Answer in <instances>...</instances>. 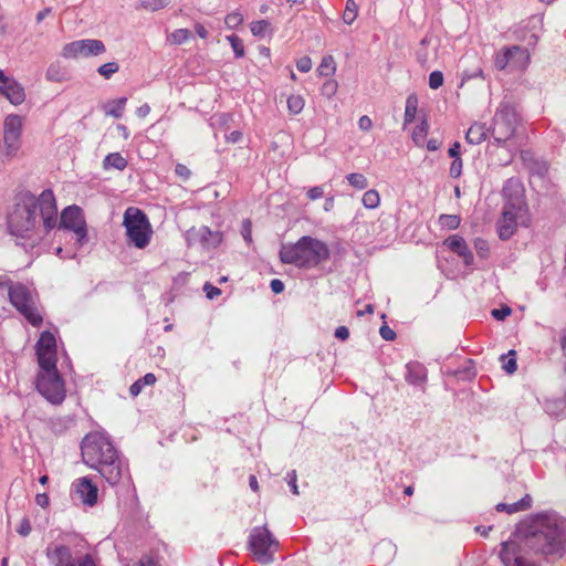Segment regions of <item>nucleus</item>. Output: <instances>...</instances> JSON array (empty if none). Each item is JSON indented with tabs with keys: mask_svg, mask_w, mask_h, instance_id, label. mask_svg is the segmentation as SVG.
<instances>
[{
	"mask_svg": "<svg viewBox=\"0 0 566 566\" xmlns=\"http://www.w3.org/2000/svg\"><path fill=\"white\" fill-rule=\"evenodd\" d=\"M358 15V6L354 0H347L343 13V20L346 24L350 25Z\"/></svg>",
	"mask_w": 566,
	"mask_h": 566,
	"instance_id": "nucleus-33",
	"label": "nucleus"
},
{
	"mask_svg": "<svg viewBox=\"0 0 566 566\" xmlns=\"http://www.w3.org/2000/svg\"><path fill=\"white\" fill-rule=\"evenodd\" d=\"M46 80L61 83L66 80L65 71L57 64H51L46 70Z\"/></svg>",
	"mask_w": 566,
	"mask_h": 566,
	"instance_id": "nucleus-35",
	"label": "nucleus"
},
{
	"mask_svg": "<svg viewBox=\"0 0 566 566\" xmlns=\"http://www.w3.org/2000/svg\"><path fill=\"white\" fill-rule=\"evenodd\" d=\"M444 245L459 256H462L467 264L471 263L473 256L462 237L457 234L450 235L446 239Z\"/></svg>",
	"mask_w": 566,
	"mask_h": 566,
	"instance_id": "nucleus-19",
	"label": "nucleus"
},
{
	"mask_svg": "<svg viewBox=\"0 0 566 566\" xmlns=\"http://www.w3.org/2000/svg\"><path fill=\"white\" fill-rule=\"evenodd\" d=\"M106 51L105 44L101 40L84 39L66 43L62 49V56L69 60L81 57H91L103 54Z\"/></svg>",
	"mask_w": 566,
	"mask_h": 566,
	"instance_id": "nucleus-11",
	"label": "nucleus"
},
{
	"mask_svg": "<svg viewBox=\"0 0 566 566\" xmlns=\"http://www.w3.org/2000/svg\"><path fill=\"white\" fill-rule=\"evenodd\" d=\"M81 453L83 462L97 470L112 486L117 485L123 476V463L117 450L105 436L88 433L82 441Z\"/></svg>",
	"mask_w": 566,
	"mask_h": 566,
	"instance_id": "nucleus-2",
	"label": "nucleus"
},
{
	"mask_svg": "<svg viewBox=\"0 0 566 566\" xmlns=\"http://www.w3.org/2000/svg\"><path fill=\"white\" fill-rule=\"evenodd\" d=\"M250 30L254 36L263 38L271 32V23L268 20L253 21L250 24Z\"/></svg>",
	"mask_w": 566,
	"mask_h": 566,
	"instance_id": "nucleus-32",
	"label": "nucleus"
},
{
	"mask_svg": "<svg viewBox=\"0 0 566 566\" xmlns=\"http://www.w3.org/2000/svg\"><path fill=\"white\" fill-rule=\"evenodd\" d=\"M123 224L130 244L137 249H145L149 244L153 229L144 211L136 207L127 208L124 213Z\"/></svg>",
	"mask_w": 566,
	"mask_h": 566,
	"instance_id": "nucleus-7",
	"label": "nucleus"
},
{
	"mask_svg": "<svg viewBox=\"0 0 566 566\" xmlns=\"http://www.w3.org/2000/svg\"><path fill=\"white\" fill-rule=\"evenodd\" d=\"M48 557L54 566H95L92 556L88 554L74 559L71 549L65 545L49 548Z\"/></svg>",
	"mask_w": 566,
	"mask_h": 566,
	"instance_id": "nucleus-14",
	"label": "nucleus"
},
{
	"mask_svg": "<svg viewBox=\"0 0 566 566\" xmlns=\"http://www.w3.org/2000/svg\"><path fill=\"white\" fill-rule=\"evenodd\" d=\"M35 355L40 369H54L57 363V348L55 336L44 331L35 344Z\"/></svg>",
	"mask_w": 566,
	"mask_h": 566,
	"instance_id": "nucleus-12",
	"label": "nucleus"
},
{
	"mask_svg": "<svg viewBox=\"0 0 566 566\" xmlns=\"http://www.w3.org/2000/svg\"><path fill=\"white\" fill-rule=\"evenodd\" d=\"M531 497L530 495L524 496L517 502L512 504L499 503L495 507L499 512H506L509 514L517 513L520 511H525L531 507Z\"/></svg>",
	"mask_w": 566,
	"mask_h": 566,
	"instance_id": "nucleus-22",
	"label": "nucleus"
},
{
	"mask_svg": "<svg viewBox=\"0 0 566 566\" xmlns=\"http://www.w3.org/2000/svg\"><path fill=\"white\" fill-rule=\"evenodd\" d=\"M35 503L42 509H46L50 505V497L46 493H38L35 495Z\"/></svg>",
	"mask_w": 566,
	"mask_h": 566,
	"instance_id": "nucleus-58",
	"label": "nucleus"
},
{
	"mask_svg": "<svg viewBox=\"0 0 566 566\" xmlns=\"http://www.w3.org/2000/svg\"><path fill=\"white\" fill-rule=\"evenodd\" d=\"M306 196L310 200L314 201L324 196V188L322 186H315L307 190Z\"/></svg>",
	"mask_w": 566,
	"mask_h": 566,
	"instance_id": "nucleus-50",
	"label": "nucleus"
},
{
	"mask_svg": "<svg viewBox=\"0 0 566 566\" xmlns=\"http://www.w3.org/2000/svg\"><path fill=\"white\" fill-rule=\"evenodd\" d=\"M127 566H157V564L151 557L143 556L139 560L129 563Z\"/></svg>",
	"mask_w": 566,
	"mask_h": 566,
	"instance_id": "nucleus-56",
	"label": "nucleus"
},
{
	"mask_svg": "<svg viewBox=\"0 0 566 566\" xmlns=\"http://www.w3.org/2000/svg\"><path fill=\"white\" fill-rule=\"evenodd\" d=\"M429 133V124L426 118L421 120L419 125H417L412 132V140L418 147H423L427 135Z\"/></svg>",
	"mask_w": 566,
	"mask_h": 566,
	"instance_id": "nucleus-26",
	"label": "nucleus"
},
{
	"mask_svg": "<svg viewBox=\"0 0 566 566\" xmlns=\"http://www.w3.org/2000/svg\"><path fill=\"white\" fill-rule=\"evenodd\" d=\"M512 313V310L509 306H504L502 308H495L492 311V316L499 321L504 319Z\"/></svg>",
	"mask_w": 566,
	"mask_h": 566,
	"instance_id": "nucleus-53",
	"label": "nucleus"
},
{
	"mask_svg": "<svg viewBox=\"0 0 566 566\" xmlns=\"http://www.w3.org/2000/svg\"><path fill=\"white\" fill-rule=\"evenodd\" d=\"M406 380L412 385L422 382L424 380L423 368L419 365H407Z\"/></svg>",
	"mask_w": 566,
	"mask_h": 566,
	"instance_id": "nucleus-30",
	"label": "nucleus"
},
{
	"mask_svg": "<svg viewBox=\"0 0 566 566\" xmlns=\"http://www.w3.org/2000/svg\"><path fill=\"white\" fill-rule=\"evenodd\" d=\"M358 126H359V128H360L361 130H364V132H368V130H370V129H371V127H373V120L370 119V117H369V116L364 115V116H361V117L359 118V120H358Z\"/></svg>",
	"mask_w": 566,
	"mask_h": 566,
	"instance_id": "nucleus-57",
	"label": "nucleus"
},
{
	"mask_svg": "<svg viewBox=\"0 0 566 566\" xmlns=\"http://www.w3.org/2000/svg\"><path fill=\"white\" fill-rule=\"evenodd\" d=\"M443 84V74L440 71H433L429 75V86L432 90H438Z\"/></svg>",
	"mask_w": 566,
	"mask_h": 566,
	"instance_id": "nucleus-46",
	"label": "nucleus"
},
{
	"mask_svg": "<svg viewBox=\"0 0 566 566\" xmlns=\"http://www.w3.org/2000/svg\"><path fill=\"white\" fill-rule=\"evenodd\" d=\"M270 286L272 292L275 294H280L284 291V283L279 279L272 280Z\"/></svg>",
	"mask_w": 566,
	"mask_h": 566,
	"instance_id": "nucleus-59",
	"label": "nucleus"
},
{
	"mask_svg": "<svg viewBox=\"0 0 566 566\" xmlns=\"http://www.w3.org/2000/svg\"><path fill=\"white\" fill-rule=\"evenodd\" d=\"M439 222L442 227H446L450 230H455L460 226V217L455 214H441L439 217Z\"/></svg>",
	"mask_w": 566,
	"mask_h": 566,
	"instance_id": "nucleus-40",
	"label": "nucleus"
},
{
	"mask_svg": "<svg viewBox=\"0 0 566 566\" xmlns=\"http://www.w3.org/2000/svg\"><path fill=\"white\" fill-rule=\"evenodd\" d=\"M363 206L366 209H376L380 205L379 192L375 189L367 190L361 198Z\"/></svg>",
	"mask_w": 566,
	"mask_h": 566,
	"instance_id": "nucleus-31",
	"label": "nucleus"
},
{
	"mask_svg": "<svg viewBox=\"0 0 566 566\" xmlns=\"http://www.w3.org/2000/svg\"><path fill=\"white\" fill-rule=\"evenodd\" d=\"M17 532L21 535V536H28L30 533H31V524H30V521L28 518H22L20 524H19V527L17 530Z\"/></svg>",
	"mask_w": 566,
	"mask_h": 566,
	"instance_id": "nucleus-55",
	"label": "nucleus"
},
{
	"mask_svg": "<svg viewBox=\"0 0 566 566\" xmlns=\"http://www.w3.org/2000/svg\"><path fill=\"white\" fill-rule=\"evenodd\" d=\"M249 548L258 563L268 565L274 560L279 541L265 526L254 527L249 536Z\"/></svg>",
	"mask_w": 566,
	"mask_h": 566,
	"instance_id": "nucleus-8",
	"label": "nucleus"
},
{
	"mask_svg": "<svg viewBox=\"0 0 566 566\" xmlns=\"http://www.w3.org/2000/svg\"><path fill=\"white\" fill-rule=\"evenodd\" d=\"M203 291L206 292V296L209 300H213V298H216L217 296H219L221 294V290L219 287H217V286H213L210 283H206L203 285Z\"/></svg>",
	"mask_w": 566,
	"mask_h": 566,
	"instance_id": "nucleus-52",
	"label": "nucleus"
},
{
	"mask_svg": "<svg viewBox=\"0 0 566 566\" xmlns=\"http://www.w3.org/2000/svg\"><path fill=\"white\" fill-rule=\"evenodd\" d=\"M520 55L518 54H512L510 56V66L514 67V69H518V70H524L527 67V65L530 64V53L528 51L526 50V59L525 61H521L520 59Z\"/></svg>",
	"mask_w": 566,
	"mask_h": 566,
	"instance_id": "nucleus-45",
	"label": "nucleus"
},
{
	"mask_svg": "<svg viewBox=\"0 0 566 566\" xmlns=\"http://www.w3.org/2000/svg\"><path fill=\"white\" fill-rule=\"evenodd\" d=\"M23 117L18 114H10L3 122V134L22 135Z\"/></svg>",
	"mask_w": 566,
	"mask_h": 566,
	"instance_id": "nucleus-21",
	"label": "nucleus"
},
{
	"mask_svg": "<svg viewBox=\"0 0 566 566\" xmlns=\"http://www.w3.org/2000/svg\"><path fill=\"white\" fill-rule=\"evenodd\" d=\"M500 558L504 566H537L534 562L525 559L520 554V547L515 542H503Z\"/></svg>",
	"mask_w": 566,
	"mask_h": 566,
	"instance_id": "nucleus-16",
	"label": "nucleus"
},
{
	"mask_svg": "<svg viewBox=\"0 0 566 566\" xmlns=\"http://www.w3.org/2000/svg\"><path fill=\"white\" fill-rule=\"evenodd\" d=\"M563 527L557 518L538 516L526 535V545L536 553L545 555L555 553L560 544Z\"/></svg>",
	"mask_w": 566,
	"mask_h": 566,
	"instance_id": "nucleus-5",
	"label": "nucleus"
},
{
	"mask_svg": "<svg viewBox=\"0 0 566 566\" xmlns=\"http://www.w3.org/2000/svg\"><path fill=\"white\" fill-rule=\"evenodd\" d=\"M201 241L207 248H217L223 241L221 231H212L208 227L201 228Z\"/></svg>",
	"mask_w": 566,
	"mask_h": 566,
	"instance_id": "nucleus-23",
	"label": "nucleus"
},
{
	"mask_svg": "<svg viewBox=\"0 0 566 566\" xmlns=\"http://www.w3.org/2000/svg\"><path fill=\"white\" fill-rule=\"evenodd\" d=\"M462 171V159L461 157H457L453 159L450 166V176L452 178H458L461 175Z\"/></svg>",
	"mask_w": 566,
	"mask_h": 566,
	"instance_id": "nucleus-48",
	"label": "nucleus"
},
{
	"mask_svg": "<svg viewBox=\"0 0 566 566\" xmlns=\"http://www.w3.org/2000/svg\"><path fill=\"white\" fill-rule=\"evenodd\" d=\"M60 226L73 231L77 242L82 245L87 238V227L83 210L78 206H69L61 212Z\"/></svg>",
	"mask_w": 566,
	"mask_h": 566,
	"instance_id": "nucleus-13",
	"label": "nucleus"
},
{
	"mask_svg": "<svg viewBox=\"0 0 566 566\" xmlns=\"http://www.w3.org/2000/svg\"><path fill=\"white\" fill-rule=\"evenodd\" d=\"M501 359L503 361V369L507 374H513L517 369V363H516V352L514 349H511L506 355H502Z\"/></svg>",
	"mask_w": 566,
	"mask_h": 566,
	"instance_id": "nucleus-36",
	"label": "nucleus"
},
{
	"mask_svg": "<svg viewBox=\"0 0 566 566\" xmlns=\"http://www.w3.org/2000/svg\"><path fill=\"white\" fill-rule=\"evenodd\" d=\"M0 95L12 105H20L25 101L23 86L15 78L7 76L2 70H0Z\"/></svg>",
	"mask_w": 566,
	"mask_h": 566,
	"instance_id": "nucleus-15",
	"label": "nucleus"
},
{
	"mask_svg": "<svg viewBox=\"0 0 566 566\" xmlns=\"http://www.w3.org/2000/svg\"><path fill=\"white\" fill-rule=\"evenodd\" d=\"M296 67L302 73L310 72L312 69V60L308 56H303L297 60Z\"/></svg>",
	"mask_w": 566,
	"mask_h": 566,
	"instance_id": "nucleus-49",
	"label": "nucleus"
},
{
	"mask_svg": "<svg viewBox=\"0 0 566 566\" xmlns=\"http://www.w3.org/2000/svg\"><path fill=\"white\" fill-rule=\"evenodd\" d=\"M442 143L437 138H431L427 142L426 147L430 151H436L441 147Z\"/></svg>",
	"mask_w": 566,
	"mask_h": 566,
	"instance_id": "nucleus-62",
	"label": "nucleus"
},
{
	"mask_svg": "<svg viewBox=\"0 0 566 566\" xmlns=\"http://www.w3.org/2000/svg\"><path fill=\"white\" fill-rule=\"evenodd\" d=\"M175 172L182 180H188L191 176L190 169L184 164H177L175 168Z\"/></svg>",
	"mask_w": 566,
	"mask_h": 566,
	"instance_id": "nucleus-51",
	"label": "nucleus"
},
{
	"mask_svg": "<svg viewBox=\"0 0 566 566\" xmlns=\"http://www.w3.org/2000/svg\"><path fill=\"white\" fill-rule=\"evenodd\" d=\"M336 72V62L332 55H326L322 59L317 73L319 76H333Z\"/></svg>",
	"mask_w": 566,
	"mask_h": 566,
	"instance_id": "nucleus-28",
	"label": "nucleus"
},
{
	"mask_svg": "<svg viewBox=\"0 0 566 566\" xmlns=\"http://www.w3.org/2000/svg\"><path fill=\"white\" fill-rule=\"evenodd\" d=\"M227 40L229 41L231 48L233 49V52L237 57L244 56L245 51L243 42L237 34L228 35Z\"/></svg>",
	"mask_w": 566,
	"mask_h": 566,
	"instance_id": "nucleus-41",
	"label": "nucleus"
},
{
	"mask_svg": "<svg viewBox=\"0 0 566 566\" xmlns=\"http://www.w3.org/2000/svg\"><path fill=\"white\" fill-rule=\"evenodd\" d=\"M144 386L142 384V380H136L129 388V392L133 397H136L140 394V391L143 390Z\"/></svg>",
	"mask_w": 566,
	"mask_h": 566,
	"instance_id": "nucleus-63",
	"label": "nucleus"
},
{
	"mask_svg": "<svg viewBox=\"0 0 566 566\" xmlns=\"http://www.w3.org/2000/svg\"><path fill=\"white\" fill-rule=\"evenodd\" d=\"M504 205L497 220L500 239H510L518 227H530L532 217L525 200L524 188L516 180H509L503 188Z\"/></svg>",
	"mask_w": 566,
	"mask_h": 566,
	"instance_id": "nucleus-3",
	"label": "nucleus"
},
{
	"mask_svg": "<svg viewBox=\"0 0 566 566\" xmlns=\"http://www.w3.org/2000/svg\"><path fill=\"white\" fill-rule=\"evenodd\" d=\"M41 216L43 232L49 233L57 221V206L53 191L43 190L39 197L31 192L19 196L12 211L8 214V229L11 235L34 245L42 239L38 216Z\"/></svg>",
	"mask_w": 566,
	"mask_h": 566,
	"instance_id": "nucleus-1",
	"label": "nucleus"
},
{
	"mask_svg": "<svg viewBox=\"0 0 566 566\" xmlns=\"http://www.w3.org/2000/svg\"><path fill=\"white\" fill-rule=\"evenodd\" d=\"M243 22V15L240 11H233L224 18V23L229 29H235Z\"/></svg>",
	"mask_w": 566,
	"mask_h": 566,
	"instance_id": "nucleus-42",
	"label": "nucleus"
},
{
	"mask_svg": "<svg viewBox=\"0 0 566 566\" xmlns=\"http://www.w3.org/2000/svg\"><path fill=\"white\" fill-rule=\"evenodd\" d=\"M517 122L514 107L509 104L501 105L493 118L492 134L495 140L499 143L509 140L515 133Z\"/></svg>",
	"mask_w": 566,
	"mask_h": 566,
	"instance_id": "nucleus-10",
	"label": "nucleus"
},
{
	"mask_svg": "<svg viewBox=\"0 0 566 566\" xmlns=\"http://www.w3.org/2000/svg\"><path fill=\"white\" fill-rule=\"evenodd\" d=\"M379 334L385 340H394L396 338V333L386 324L380 327Z\"/></svg>",
	"mask_w": 566,
	"mask_h": 566,
	"instance_id": "nucleus-54",
	"label": "nucleus"
},
{
	"mask_svg": "<svg viewBox=\"0 0 566 566\" xmlns=\"http://www.w3.org/2000/svg\"><path fill=\"white\" fill-rule=\"evenodd\" d=\"M138 380H142V384L145 387V386L154 385L156 382L157 378L153 373H148L143 378H139Z\"/></svg>",
	"mask_w": 566,
	"mask_h": 566,
	"instance_id": "nucleus-64",
	"label": "nucleus"
},
{
	"mask_svg": "<svg viewBox=\"0 0 566 566\" xmlns=\"http://www.w3.org/2000/svg\"><path fill=\"white\" fill-rule=\"evenodd\" d=\"M512 54H518L521 61H525L526 59V49L520 46V45H513L510 48H503L501 49L494 59V65L499 70H504L506 66H510V56Z\"/></svg>",
	"mask_w": 566,
	"mask_h": 566,
	"instance_id": "nucleus-18",
	"label": "nucleus"
},
{
	"mask_svg": "<svg viewBox=\"0 0 566 566\" xmlns=\"http://www.w3.org/2000/svg\"><path fill=\"white\" fill-rule=\"evenodd\" d=\"M7 289L11 305L34 327H40L43 316L38 308L36 295L22 283L0 277V290Z\"/></svg>",
	"mask_w": 566,
	"mask_h": 566,
	"instance_id": "nucleus-6",
	"label": "nucleus"
},
{
	"mask_svg": "<svg viewBox=\"0 0 566 566\" xmlns=\"http://www.w3.org/2000/svg\"><path fill=\"white\" fill-rule=\"evenodd\" d=\"M335 337L340 340H346L349 337V331L346 326H338L335 329Z\"/></svg>",
	"mask_w": 566,
	"mask_h": 566,
	"instance_id": "nucleus-61",
	"label": "nucleus"
},
{
	"mask_svg": "<svg viewBox=\"0 0 566 566\" xmlns=\"http://www.w3.org/2000/svg\"><path fill=\"white\" fill-rule=\"evenodd\" d=\"M126 103V97H120L116 101H113L112 103H109L112 107L106 112V114L114 118H120L123 116Z\"/></svg>",
	"mask_w": 566,
	"mask_h": 566,
	"instance_id": "nucleus-37",
	"label": "nucleus"
},
{
	"mask_svg": "<svg viewBox=\"0 0 566 566\" xmlns=\"http://www.w3.org/2000/svg\"><path fill=\"white\" fill-rule=\"evenodd\" d=\"M241 234L244 241L250 245L252 243V222L250 219L242 221Z\"/></svg>",
	"mask_w": 566,
	"mask_h": 566,
	"instance_id": "nucleus-47",
	"label": "nucleus"
},
{
	"mask_svg": "<svg viewBox=\"0 0 566 566\" xmlns=\"http://www.w3.org/2000/svg\"><path fill=\"white\" fill-rule=\"evenodd\" d=\"M346 179L357 190H364L368 187V179L363 174L352 172L347 175Z\"/></svg>",
	"mask_w": 566,
	"mask_h": 566,
	"instance_id": "nucleus-34",
	"label": "nucleus"
},
{
	"mask_svg": "<svg viewBox=\"0 0 566 566\" xmlns=\"http://www.w3.org/2000/svg\"><path fill=\"white\" fill-rule=\"evenodd\" d=\"M488 132L485 124L475 122L469 127L465 140L471 145H480L486 139Z\"/></svg>",
	"mask_w": 566,
	"mask_h": 566,
	"instance_id": "nucleus-20",
	"label": "nucleus"
},
{
	"mask_svg": "<svg viewBox=\"0 0 566 566\" xmlns=\"http://www.w3.org/2000/svg\"><path fill=\"white\" fill-rule=\"evenodd\" d=\"M74 491L83 504L94 506L97 503V486L86 476L80 478L73 483Z\"/></svg>",
	"mask_w": 566,
	"mask_h": 566,
	"instance_id": "nucleus-17",
	"label": "nucleus"
},
{
	"mask_svg": "<svg viewBox=\"0 0 566 566\" xmlns=\"http://www.w3.org/2000/svg\"><path fill=\"white\" fill-rule=\"evenodd\" d=\"M418 111V97L416 94H410L406 99L403 125L412 123L416 118Z\"/></svg>",
	"mask_w": 566,
	"mask_h": 566,
	"instance_id": "nucleus-25",
	"label": "nucleus"
},
{
	"mask_svg": "<svg viewBox=\"0 0 566 566\" xmlns=\"http://www.w3.org/2000/svg\"><path fill=\"white\" fill-rule=\"evenodd\" d=\"M127 166L126 159L119 153L108 154L104 159V167H113L118 170H124Z\"/></svg>",
	"mask_w": 566,
	"mask_h": 566,
	"instance_id": "nucleus-29",
	"label": "nucleus"
},
{
	"mask_svg": "<svg viewBox=\"0 0 566 566\" xmlns=\"http://www.w3.org/2000/svg\"><path fill=\"white\" fill-rule=\"evenodd\" d=\"M337 90L338 83L335 80H327L323 83L321 93L323 96L331 98L337 93Z\"/></svg>",
	"mask_w": 566,
	"mask_h": 566,
	"instance_id": "nucleus-43",
	"label": "nucleus"
},
{
	"mask_svg": "<svg viewBox=\"0 0 566 566\" xmlns=\"http://www.w3.org/2000/svg\"><path fill=\"white\" fill-rule=\"evenodd\" d=\"M305 105V101L301 95H291L287 98V108L291 114L297 115L300 114Z\"/></svg>",
	"mask_w": 566,
	"mask_h": 566,
	"instance_id": "nucleus-38",
	"label": "nucleus"
},
{
	"mask_svg": "<svg viewBox=\"0 0 566 566\" xmlns=\"http://www.w3.org/2000/svg\"><path fill=\"white\" fill-rule=\"evenodd\" d=\"M169 4L168 0H143L142 6L150 11H157L166 8Z\"/></svg>",
	"mask_w": 566,
	"mask_h": 566,
	"instance_id": "nucleus-44",
	"label": "nucleus"
},
{
	"mask_svg": "<svg viewBox=\"0 0 566 566\" xmlns=\"http://www.w3.org/2000/svg\"><path fill=\"white\" fill-rule=\"evenodd\" d=\"M242 133L240 130H233L226 136V140L231 144H235L242 140Z\"/></svg>",
	"mask_w": 566,
	"mask_h": 566,
	"instance_id": "nucleus-60",
	"label": "nucleus"
},
{
	"mask_svg": "<svg viewBox=\"0 0 566 566\" xmlns=\"http://www.w3.org/2000/svg\"><path fill=\"white\" fill-rule=\"evenodd\" d=\"M38 391L51 403L60 405L66 397L64 381L57 370L40 369L36 377Z\"/></svg>",
	"mask_w": 566,
	"mask_h": 566,
	"instance_id": "nucleus-9",
	"label": "nucleus"
},
{
	"mask_svg": "<svg viewBox=\"0 0 566 566\" xmlns=\"http://www.w3.org/2000/svg\"><path fill=\"white\" fill-rule=\"evenodd\" d=\"M190 39H192V33L188 29H177L167 36V41L172 45H181Z\"/></svg>",
	"mask_w": 566,
	"mask_h": 566,
	"instance_id": "nucleus-27",
	"label": "nucleus"
},
{
	"mask_svg": "<svg viewBox=\"0 0 566 566\" xmlns=\"http://www.w3.org/2000/svg\"><path fill=\"white\" fill-rule=\"evenodd\" d=\"M331 256L327 244L316 238L304 235L295 243L283 244L280 260L300 269H314L326 262Z\"/></svg>",
	"mask_w": 566,
	"mask_h": 566,
	"instance_id": "nucleus-4",
	"label": "nucleus"
},
{
	"mask_svg": "<svg viewBox=\"0 0 566 566\" xmlns=\"http://www.w3.org/2000/svg\"><path fill=\"white\" fill-rule=\"evenodd\" d=\"M21 136L13 134H3L4 151L7 156H17L21 148Z\"/></svg>",
	"mask_w": 566,
	"mask_h": 566,
	"instance_id": "nucleus-24",
	"label": "nucleus"
},
{
	"mask_svg": "<svg viewBox=\"0 0 566 566\" xmlns=\"http://www.w3.org/2000/svg\"><path fill=\"white\" fill-rule=\"evenodd\" d=\"M119 70V65L117 62H107L102 64L97 72L101 76H103L106 80H109L115 73H117Z\"/></svg>",
	"mask_w": 566,
	"mask_h": 566,
	"instance_id": "nucleus-39",
	"label": "nucleus"
}]
</instances>
